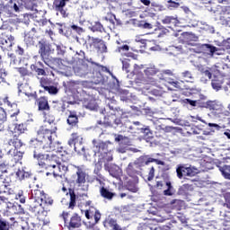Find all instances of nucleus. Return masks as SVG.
I'll return each mask as SVG.
<instances>
[{"mask_svg":"<svg viewBox=\"0 0 230 230\" xmlns=\"http://www.w3.org/2000/svg\"><path fill=\"white\" fill-rule=\"evenodd\" d=\"M104 170L109 172L110 175L114 177V179H119V176L121 175V168L114 164H104Z\"/></svg>","mask_w":230,"mask_h":230,"instance_id":"17","label":"nucleus"},{"mask_svg":"<svg viewBox=\"0 0 230 230\" xmlns=\"http://www.w3.org/2000/svg\"><path fill=\"white\" fill-rule=\"evenodd\" d=\"M54 59L55 58L51 57L50 55L41 57V60L44 62L46 66L50 67V69L53 68Z\"/></svg>","mask_w":230,"mask_h":230,"instance_id":"46","label":"nucleus"},{"mask_svg":"<svg viewBox=\"0 0 230 230\" xmlns=\"http://www.w3.org/2000/svg\"><path fill=\"white\" fill-rule=\"evenodd\" d=\"M90 30L92 31H100V33H103V31H105V28H103V25L100 22H94L90 27Z\"/></svg>","mask_w":230,"mask_h":230,"instance_id":"41","label":"nucleus"},{"mask_svg":"<svg viewBox=\"0 0 230 230\" xmlns=\"http://www.w3.org/2000/svg\"><path fill=\"white\" fill-rule=\"evenodd\" d=\"M60 157H64V154H48V155H42L40 153H38L37 151H34L33 153V158L38 160L39 163H46L47 165L50 164H58V163L60 162Z\"/></svg>","mask_w":230,"mask_h":230,"instance_id":"5","label":"nucleus"},{"mask_svg":"<svg viewBox=\"0 0 230 230\" xmlns=\"http://www.w3.org/2000/svg\"><path fill=\"white\" fill-rule=\"evenodd\" d=\"M15 40V38L13 36H0V48L3 49V51H8L13 46V41Z\"/></svg>","mask_w":230,"mask_h":230,"instance_id":"18","label":"nucleus"},{"mask_svg":"<svg viewBox=\"0 0 230 230\" xmlns=\"http://www.w3.org/2000/svg\"><path fill=\"white\" fill-rule=\"evenodd\" d=\"M84 215L88 220H91V218L94 217L93 226H96V224H98L102 218V214L100 213V210L94 208H90L89 209L85 210Z\"/></svg>","mask_w":230,"mask_h":230,"instance_id":"19","label":"nucleus"},{"mask_svg":"<svg viewBox=\"0 0 230 230\" xmlns=\"http://www.w3.org/2000/svg\"><path fill=\"white\" fill-rule=\"evenodd\" d=\"M24 6L26 10H30L31 12H37V4H35V0H26Z\"/></svg>","mask_w":230,"mask_h":230,"instance_id":"42","label":"nucleus"},{"mask_svg":"<svg viewBox=\"0 0 230 230\" xmlns=\"http://www.w3.org/2000/svg\"><path fill=\"white\" fill-rule=\"evenodd\" d=\"M30 172L23 171V169H18L16 172V177L19 181H23V179H28L30 177Z\"/></svg>","mask_w":230,"mask_h":230,"instance_id":"49","label":"nucleus"},{"mask_svg":"<svg viewBox=\"0 0 230 230\" xmlns=\"http://www.w3.org/2000/svg\"><path fill=\"white\" fill-rule=\"evenodd\" d=\"M81 155H84V159L85 161H91L93 159V151L87 149L86 151L83 152Z\"/></svg>","mask_w":230,"mask_h":230,"instance_id":"60","label":"nucleus"},{"mask_svg":"<svg viewBox=\"0 0 230 230\" xmlns=\"http://www.w3.org/2000/svg\"><path fill=\"white\" fill-rule=\"evenodd\" d=\"M21 3H22L21 0H11L7 3V4L10 6L13 12L19 13V12H22L23 9L22 4Z\"/></svg>","mask_w":230,"mask_h":230,"instance_id":"27","label":"nucleus"},{"mask_svg":"<svg viewBox=\"0 0 230 230\" xmlns=\"http://www.w3.org/2000/svg\"><path fill=\"white\" fill-rule=\"evenodd\" d=\"M38 164L40 168H43V170H45V171L40 170V172H44L45 173H48V172L51 173V172H53V169L49 168V165H48L46 162H39Z\"/></svg>","mask_w":230,"mask_h":230,"instance_id":"57","label":"nucleus"},{"mask_svg":"<svg viewBox=\"0 0 230 230\" xmlns=\"http://www.w3.org/2000/svg\"><path fill=\"white\" fill-rule=\"evenodd\" d=\"M158 31H160L158 37H163V35H167V33H170V31L163 25L158 26Z\"/></svg>","mask_w":230,"mask_h":230,"instance_id":"62","label":"nucleus"},{"mask_svg":"<svg viewBox=\"0 0 230 230\" xmlns=\"http://www.w3.org/2000/svg\"><path fill=\"white\" fill-rule=\"evenodd\" d=\"M137 130H140V133L144 134V136H148L145 137L146 143H150V141L154 139L153 137H150L152 136V130L150 129L149 126H142L140 128H137Z\"/></svg>","mask_w":230,"mask_h":230,"instance_id":"28","label":"nucleus"},{"mask_svg":"<svg viewBox=\"0 0 230 230\" xmlns=\"http://www.w3.org/2000/svg\"><path fill=\"white\" fill-rule=\"evenodd\" d=\"M158 76L160 80H164V82H167V84H170L171 85H172V87H176L177 89L181 87L179 85V82L173 81V79L168 77V76H173V70L172 69L162 70Z\"/></svg>","mask_w":230,"mask_h":230,"instance_id":"13","label":"nucleus"},{"mask_svg":"<svg viewBox=\"0 0 230 230\" xmlns=\"http://www.w3.org/2000/svg\"><path fill=\"white\" fill-rule=\"evenodd\" d=\"M31 71H35V73H37L38 76H46V75H48L46 73V68H40L37 65H31Z\"/></svg>","mask_w":230,"mask_h":230,"instance_id":"45","label":"nucleus"},{"mask_svg":"<svg viewBox=\"0 0 230 230\" xmlns=\"http://www.w3.org/2000/svg\"><path fill=\"white\" fill-rule=\"evenodd\" d=\"M36 105L38 106V111L41 112L49 111V102H48V97H40L36 99Z\"/></svg>","mask_w":230,"mask_h":230,"instance_id":"21","label":"nucleus"},{"mask_svg":"<svg viewBox=\"0 0 230 230\" xmlns=\"http://www.w3.org/2000/svg\"><path fill=\"white\" fill-rule=\"evenodd\" d=\"M116 143H119L120 146H130L132 145V142L130 141V138L128 137H123V135H118L115 137Z\"/></svg>","mask_w":230,"mask_h":230,"instance_id":"29","label":"nucleus"},{"mask_svg":"<svg viewBox=\"0 0 230 230\" xmlns=\"http://www.w3.org/2000/svg\"><path fill=\"white\" fill-rule=\"evenodd\" d=\"M222 84H224V81H222V79L215 77L211 82L212 89H214L215 91H220V89H222Z\"/></svg>","mask_w":230,"mask_h":230,"instance_id":"40","label":"nucleus"},{"mask_svg":"<svg viewBox=\"0 0 230 230\" xmlns=\"http://www.w3.org/2000/svg\"><path fill=\"white\" fill-rule=\"evenodd\" d=\"M8 145L9 146H13V148L7 151V155L12 158L14 164H17V163L22 161L24 151H21V148H22L24 143H22V140H21L18 136L13 135V137L8 140Z\"/></svg>","mask_w":230,"mask_h":230,"instance_id":"4","label":"nucleus"},{"mask_svg":"<svg viewBox=\"0 0 230 230\" xmlns=\"http://www.w3.org/2000/svg\"><path fill=\"white\" fill-rule=\"evenodd\" d=\"M82 226V217L78 214H74L70 217L69 229H76Z\"/></svg>","mask_w":230,"mask_h":230,"instance_id":"25","label":"nucleus"},{"mask_svg":"<svg viewBox=\"0 0 230 230\" xmlns=\"http://www.w3.org/2000/svg\"><path fill=\"white\" fill-rule=\"evenodd\" d=\"M207 109H209V111H217V114H221L224 111V105H222L220 102L208 101L207 102Z\"/></svg>","mask_w":230,"mask_h":230,"instance_id":"23","label":"nucleus"},{"mask_svg":"<svg viewBox=\"0 0 230 230\" xmlns=\"http://www.w3.org/2000/svg\"><path fill=\"white\" fill-rule=\"evenodd\" d=\"M70 195V202H69V209H75V206H76V194H75V190L69 189Z\"/></svg>","mask_w":230,"mask_h":230,"instance_id":"43","label":"nucleus"},{"mask_svg":"<svg viewBox=\"0 0 230 230\" xmlns=\"http://www.w3.org/2000/svg\"><path fill=\"white\" fill-rule=\"evenodd\" d=\"M21 76H33V73L30 72L26 67H18L16 68Z\"/></svg>","mask_w":230,"mask_h":230,"instance_id":"56","label":"nucleus"},{"mask_svg":"<svg viewBox=\"0 0 230 230\" xmlns=\"http://www.w3.org/2000/svg\"><path fill=\"white\" fill-rule=\"evenodd\" d=\"M118 225V221L112 217H109L103 222L104 227H111L112 229Z\"/></svg>","mask_w":230,"mask_h":230,"instance_id":"48","label":"nucleus"},{"mask_svg":"<svg viewBox=\"0 0 230 230\" xmlns=\"http://www.w3.org/2000/svg\"><path fill=\"white\" fill-rule=\"evenodd\" d=\"M75 152L77 154L83 155L84 152H85V146H84V144H82V137L77 138V142L75 144L74 147Z\"/></svg>","mask_w":230,"mask_h":230,"instance_id":"37","label":"nucleus"},{"mask_svg":"<svg viewBox=\"0 0 230 230\" xmlns=\"http://www.w3.org/2000/svg\"><path fill=\"white\" fill-rule=\"evenodd\" d=\"M45 91L49 93V94H52V95L58 94V88L51 84L48 88H46Z\"/></svg>","mask_w":230,"mask_h":230,"instance_id":"58","label":"nucleus"},{"mask_svg":"<svg viewBox=\"0 0 230 230\" xmlns=\"http://www.w3.org/2000/svg\"><path fill=\"white\" fill-rule=\"evenodd\" d=\"M158 71L159 70H157L154 65L149 66L146 67V69L144 70L146 76H154L155 75H157Z\"/></svg>","mask_w":230,"mask_h":230,"instance_id":"44","label":"nucleus"},{"mask_svg":"<svg viewBox=\"0 0 230 230\" xmlns=\"http://www.w3.org/2000/svg\"><path fill=\"white\" fill-rule=\"evenodd\" d=\"M101 114H111V116H119L114 119V124L117 127H123V118H127V111L118 106V101L114 97L108 98L106 100V106L104 109L100 111Z\"/></svg>","mask_w":230,"mask_h":230,"instance_id":"3","label":"nucleus"},{"mask_svg":"<svg viewBox=\"0 0 230 230\" xmlns=\"http://www.w3.org/2000/svg\"><path fill=\"white\" fill-rule=\"evenodd\" d=\"M8 186L10 184L6 181L4 176L0 174V193H6L8 191Z\"/></svg>","mask_w":230,"mask_h":230,"instance_id":"36","label":"nucleus"},{"mask_svg":"<svg viewBox=\"0 0 230 230\" xmlns=\"http://www.w3.org/2000/svg\"><path fill=\"white\" fill-rule=\"evenodd\" d=\"M61 160L63 162H60V161L58 162V170H60L61 173H63V175H64V173H66L68 170L67 163H66V161H67V159L64 158V156H63V157H61Z\"/></svg>","mask_w":230,"mask_h":230,"instance_id":"39","label":"nucleus"},{"mask_svg":"<svg viewBox=\"0 0 230 230\" xmlns=\"http://www.w3.org/2000/svg\"><path fill=\"white\" fill-rule=\"evenodd\" d=\"M13 226L0 215V230H10Z\"/></svg>","mask_w":230,"mask_h":230,"instance_id":"38","label":"nucleus"},{"mask_svg":"<svg viewBox=\"0 0 230 230\" xmlns=\"http://www.w3.org/2000/svg\"><path fill=\"white\" fill-rule=\"evenodd\" d=\"M49 168H51L52 172H46L47 177H49V175H53L55 178L62 177L63 173L62 171L58 170V164H50Z\"/></svg>","mask_w":230,"mask_h":230,"instance_id":"30","label":"nucleus"},{"mask_svg":"<svg viewBox=\"0 0 230 230\" xmlns=\"http://www.w3.org/2000/svg\"><path fill=\"white\" fill-rule=\"evenodd\" d=\"M93 145L94 148V155H96V154H101V155H102L103 154H107V152H109V143L107 142L93 139Z\"/></svg>","mask_w":230,"mask_h":230,"instance_id":"15","label":"nucleus"},{"mask_svg":"<svg viewBox=\"0 0 230 230\" xmlns=\"http://www.w3.org/2000/svg\"><path fill=\"white\" fill-rule=\"evenodd\" d=\"M0 15H4V17H13V11L10 8V5L6 4L4 6L2 5L0 9Z\"/></svg>","mask_w":230,"mask_h":230,"instance_id":"35","label":"nucleus"},{"mask_svg":"<svg viewBox=\"0 0 230 230\" xmlns=\"http://www.w3.org/2000/svg\"><path fill=\"white\" fill-rule=\"evenodd\" d=\"M162 178L164 179V182L165 184V187H164L163 195H164V197H173V195H175L176 193V190L172 184L170 175H168L167 173H164L162 175Z\"/></svg>","mask_w":230,"mask_h":230,"instance_id":"10","label":"nucleus"},{"mask_svg":"<svg viewBox=\"0 0 230 230\" xmlns=\"http://www.w3.org/2000/svg\"><path fill=\"white\" fill-rule=\"evenodd\" d=\"M76 175L77 178L75 180V184H77V186H84L86 182L85 179L87 177V174L85 173V172H84V170L78 167L76 171Z\"/></svg>","mask_w":230,"mask_h":230,"instance_id":"26","label":"nucleus"},{"mask_svg":"<svg viewBox=\"0 0 230 230\" xmlns=\"http://www.w3.org/2000/svg\"><path fill=\"white\" fill-rule=\"evenodd\" d=\"M40 85L46 91V88L51 85V80L48 77L40 78Z\"/></svg>","mask_w":230,"mask_h":230,"instance_id":"53","label":"nucleus"},{"mask_svg":"<svg viewBox=\"0 0 230 230\" xmlns=\"http://www.w3.org/2000/svg\"><path fill=\"white\" fill-rule=\"evenodd\" d=\"M99 193L102 199L106 200H112L116 197V193L112 192V190L107 189L105 186H101L99 189Z\"/></svg>","mask_w":230,"mask_h":230,"instance_id":"22","label":"nucleus"},{"mask_svg":"<svg viewBox=\"0 0 230 230\" xmlns=\"http://www.w3.org/2000/svg\"><path fill=\"white\" fill-rule=\"evenodd\" d=\"M150 163H155V164L160 166H164V164H166L164 161L159 159L158 157L155 156L152 158L150 155H142L135 161V164H137L138 168H141L142 166H148Z\"/></svg>","mask_w":230,"mask_h":230,"instance_id":"6","label":"nucleus"},{"mask_svg":"<svg viewBox=\"0 0 230 230\" xmlns=\"http://www.w3.org/2000/svg\"><path fill=\"white\" fill-rule=\"evenodd\" d=\"M66 123L70 127H76V125H78V116L76 115V112L70 111V114L68 115V118L66 119Z\"/></svg>","mask_w":230,"mask_h":230,"instance_id":"33","label":"nucleus"},{"mask_svg":"<svg viewBox=\"0 0 230 230\" xmlns=\"http://www.w3.org/2000/svg\"><path fill=\"white\" fill-rule=\"evenodd\" d=\"M180 191H181V193H186L187 191H193V186L185 183L181 187H180Z\"/></svg>","mask_w":230,"mask_h":230,"instance_id":"59","label":"nucleus"},{"mask_svg":"<svg viewBox=\"0 0 230 230\" xmlns=\"http://www.w3.org/2000/svg\"><path fill=\"white\" fill-rule=\"evenodd\" d=\"M33 34L26 32L24 35V42L26 46H33L35 44V41L33 40Z\"/></svg>","mask_w":230,"mask_h":230,"instance_id":"52","label":"nucleus"},{"mask_svg":"<svg viewBox=\"0 0 230 230\" xmlns=\"http://www.w3.org/2000/svg\"><path fill=\"white\" fill-rule=\"evenodd\" d=\"M151 94H153V96H163L164 90H163V88L154 89L151 91Z\"/></svg>","mask_w":230,"mask_h":230,"instance_id":"63","label":"nucleus"},{"mask_svg":"<svg viewBox=\"0 0 230 230\" xmlns=\"http://www.w3.org/2000/svg\"><path fill=\"white\" fill-rule=\"evenodd\" d=\"M139 184V178H133V181H128L126 184V190L128 191H131V193H137L139 191V187L137 186Z\"/></svg>","mask_w":230,"mask_h":230,"instance_id":"24","label":"nucleus"},{"mask_svg":"<svg viewBox=\"0 0 230 230\" xmlns=\"http://www.w3.org/2000/svg\"><path fill=\"white\" fill-rule=\"evenodd\" d=\"M201 49L204 51L205 55L211 58L215 57V46L211 44H203Z\"/></svg>","mask_w":230,"mask_h":230,"instance_id":"31","label":"nucleus"},{"mask_svg":"<svg viewBox=\"0 0 230 230\" xmlns=\"http://www.w3.org/2000/svg\"><path fill=\"white\" fill-rule=\"evenodd\" d=\"M38 45H39V54L40 58L46 57L48 55H51V53L55 51L50 42L46 40H40L38 42Z\"/></svg>","mask_w":230,"mask_h":230,"instance_id":"11","label":"nucleus"},{"mask_svg":"<svg viewBox=\"0 0 230 230\" xmlns=\"http://www.w3.org/2000/svg\"><path fill=\"white\" fill-rule=\"evenodd\" d=\"M64 64L62 63V58H54V61L52 64V69H62V66Z\"/></svg>","mask_w":230,"mask_h":230,"instance_id":"54","label":"nucleus"},{"mask_svg":"<svg viewBox=\"0 0 230 230\" xmlns=\"http://www.w3.org/2000/svg\"><path fill=\"white\" fill-rule=\"evenodd\" d=\"M219 171L225 179H228L230 181V165H224L223 167H219Z\"/></svg>","mask_w":230,"mask_h":230,"instance_id":"50","label":"nucleus"},{"mask_svg":"<svg viewBox=\"0 0 230 230\" xmlns=\"http://www.w3.org/2000/svg\"><path fill=\"white\" fill-rule=\"evenodd\" d=\"M56 53L58 57H64L66 55V46L62 43L56 44Z\"/></svg>","mask_w":230,"mask_h":230,"instance_id":"51","label":"nucleus"},{"mask_svg":"<svg viewBox=\"0 0 230 230\" xmlns=\"http://www.w3.org/2000/svg\"><path fill=\"white\" fill-rule=\"evenodd\" d=\"M139 170H141V168L137 166V164L133 162L128 164V167L126 168V172L128 177H131V179H135L136 181H137V179H139L137 175L141 173Z\"/></svg>","mask_w":230,"mask_h":230,"instance_id":"16","label":"nucleus"},{"mask_svg":"<svg viewBox=\"0 0 230 230\" xmlns=\"http://www.w3.org/2000/svg\"><path fill=\"white\" fill-rule=\"evenodd\" d=\"M182 78L186 80V82H191V80H194L195 77H193V74L190 70H185L181 73Z\"/></svg>","mask_w":230,"mask_h":230,"instance_id":"55","label":"nucleus"},{"mask_svg":"<svg viewBox=\"0 0 230 230\" xmlns=\"http://www.w3.org/2000/svg\"><path fill=\"white\" fill-rule=\"evenodd\" d=\"M49 125H53L51 128L41 127L38 130V137L30 140L31 148L36 150H45V152H58L60 154V142L57 140V126L55 118L47 120Z\"/></svg>","mask_w":230,"mask_h":230,"instance_id":"1","label":"nucleus"},{"mask_svg":"<svg viewBox=\"0 0 230 230\" xmlns=\"http://www.w3.org/2000/svg\"><path fill=\"white\" fill-rule=\"evenodd\" d=\"M178 179H188V177H195L199 173V170L194 167H186L181 165L176 169Z\"/></svg>","mask_w":230,"mask_h":230,"instance_id":"8","label":"nucleus"},{"mask_svg":"<svg viewBox=\"0 0 230 230\" xmlns=\"http://www.w3.org/2000/svg\"><path fill=\"white\" fill-rule=\"evenodd\" d=\"M181 37L183 39V46L187 48L189 51L197 53L195 49L191 48V46H195V42L199 40V37L193 34V32H183L181 33Z\"/></svg>","mask_w":230,"mask_h":230,"instance_id":"9","label":"nucleus"},{"mask_svg":"<svg viewBox=\"0 0 230 230\" xmlns=\"http://www.w3.org/2000/svg\"><path fill=\"white\" fill-rule=\"evenodd\" d=\"M67 3H69V0H55L53 2L52 8L56 12V15H61L63 19L69 17V13L66 8Z\"/></svg>","mask_w":230,"mask_h":230,"instance_id":"7","label":"nucleus"},{"mask_svg":"<svg viewBox=\"0 0 230 230\" xmlns=\"http://www.w3.org/2000/svg\"><path fill=\"white\" fill-rule=\"evenodd\" d=\"M102 155L103 157V160L106 161L107 163H111V161H112L113 159L112 153L111 151H108L107 153H104Z\"/></svg>","mask_w":230,"mask_h":230,"instance_id":"64","label":"nucleus"},{"mask_svg":"<svg viewBox=\"0 0 230 230\" xmlns=\"http://www.w3.org/2000/svg\"><path fill=\"white\" fill-rule=\"evenodd\" d=\"M53 199L40 190H31V196L28 201L27 208L35 217L44 213L43 206H52Z\"/></svg>","mask_w":230,"mask_h":230,"instance_id":"2","label":"nucleus"},{"mask_svg":"<svg viewBox=\"0 0 230 230\" xmlns=\"http://www.w3.org/2000/svg\"><path fill=\"white\" fill-rule=\"evenodd\" d=\"M87 43L89 44V46H93V48H97V49L101 53H107V45L105 44V41H103L102 39L88 36Z\"/></svg>","mask_w":230,"mask_h":230,"instance_id":"12","label":"nucleus"},{"mask_svg":"<svg viewBox=\"0 0 230 230\" xmlns=\"http://www.w3.org/2000/svg\"><path fill=\"white\" fill-rule=\"evenodd\" d=\"M16 200H19L21 204H24L26 202V197H24V192H22V190H20L16 194Z\"/></svg>","mask_w":230,"mask_h":230,"instance_id":"61","label":"nucleus"},{"mask_svg":"<svg viewBox=\"0 0 230 230\" xmlns=\"http://www.w3.org/2000/svg\"><path fill=\"white\" fill-rule=\"evenodd\" d=\"M9 130H11L12 134L13 136H21V134H24L27 130L28 128H26L25 124H17V123H13L9 124L8 126Z\"/></svg>","mask_w":230,"mask_h":230,"instance_id":"20","label":"nucleus"},{"mask_svg":"<svg viewBox=\"0 0 230 230\" xmlns=\"http://www.w3.org/2000/svg\"><path fill=\"white\" fill-rule=\"evenodd\" d=\"M199 24L201 25V30H204V31H208V33H215V27H213V25H209L206 22H199Z\"/></svg>","mask_w":230,"mask_h":230,"instance_id":"47","label":"nucleus"},{"mask_svg":"<svg viewBox=\"0 0 230 230\" xmlns=\"http://www.w3.org/2000/svg\"><path fill=\"white\" fill-rule=\"evenodd\" d=\"M163 24H173V26H179L180 22L177 17L174 16H165L162 19Z\"/></svg>","mask_w":230,"mask_h":230,"instance_id":"34","label":"nucleus"},{"mask_svg":"<svg viewBox=\"0 0 230 230\" xmlns=\"http://www.w3.org/2000/svg\"><path fill=\"white\" fill-rule=\"evenodd\" d=\"M200 74V82H202V84H208V80L213 76V74H211V71L208 68H201Z\"/></svg>","mask_w":230,"mask_h":230,"instance_id":"32","label":"nucleus"},{"mask_svg":"<svg viewBox=\"0 0 230 230\" xmlns=\"http://www.w3.org/2000/svg\"><path fill=\"white\" fill-rule=\"evenodd\" d=\"M88 94L89 98H84L83 102V107L84 109H88V111H98V102H96V99H94V93H91V92H85Z\"/></svg>","mask_w":230,"mask_h":230,"instance_id":"14","label":"nucleus"}]
</instances>
